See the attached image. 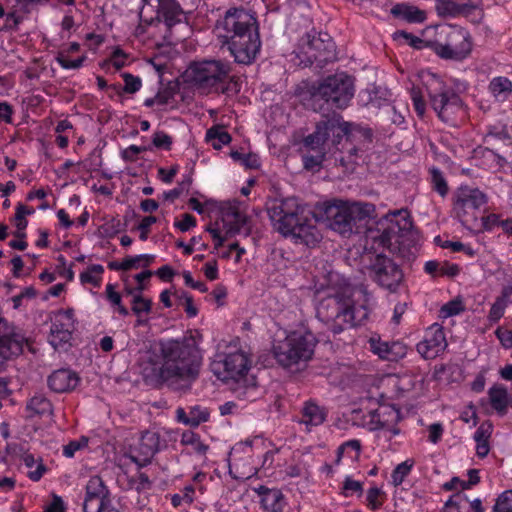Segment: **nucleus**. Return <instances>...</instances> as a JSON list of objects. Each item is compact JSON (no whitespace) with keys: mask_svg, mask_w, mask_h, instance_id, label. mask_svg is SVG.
Masks as SVG:
<instances>
[{"mask_svg":"<svg viewBox=\"0 0 512 512\" xmlns=\"http://www.w3.org/2000/svg\"><path fill=\"white\" fill-rule=\"evenodd\" d=\"M364 305L356 306L347 291L323 298L317 306V317L334 333L361 325L368 318Z\"/></svg>","mask_w":512,"mask_h":512,"instance_id":"obj_6","label":"nucleus"},{"mask_svg":"<svg viewBox=\"0 0 512 512\" xmlns=\"http://www.w3.org/2000/svg\"><path fill=\"white\" fill-rule=\"evenodd\" d=\"M202 355L196 338L159 340L140 352L138 365L144 380L152 385L165 384L174 391L186 392L199 376Z\"/></svg>","mask_w":512,"mask_h":512,"instance_id":"obj_1","label":"nucleus"},{"mask_svg":"<svg viewBox=\"0 0 512 512\" xmlns=\"http://www.w3.org/2000/svg\"><path fill=\"white\" fill-rule=\"evenodd\" d=\"M459 3L453 1V0H442L441 2V9L444 13H447L451 16H457L459 15Z\"/></svg>","mask_w":512,"mask_h":512,"instance_id":"obj_63","label":"nucleus"},{"mask_svg":"<svg viewBox=\"0 0 512 512\" xmlns=\"http://www.w3.org/2000/svg\"><path fill=\"white\" fill-rule=\"evenodd\" d=\"M147 149V147L131 145L122 151L121 156L125 161L134 162L137 159V155L143 151H146Z\"/></svg>","mask_w":512,"mask_h":512,"instance_id":"obj_57","label":"nucleus"},{"mask_svg":"<svg viewBox=\"0 0 512 512\" xmlns=\"http://www.w3.org/2000/svg\"><path fill=\"white\" fill-rule=\"evenodd\" d=\"M487 203V196L477 188L461 186L454 195L453 212L464 226L477 221L476 211Z\"/></svg>","mask_w":512,"mask_h":512,"instance_id":"obj_14","label":"nucleus"},{"mask_svg":"<svg viewBox=\"0 0 512 512\" xmlns=\"http://www.w3.org/2000/svg\"><path fill=\"white\" fill-rule=\"evenodd\" d=\"M222 46H227L235 62L251 64L255 61L260 48L258 21L245 9H229L224 18L218 22Z\"/></svg>","mask_w":512,"mask_h":512,"instance_id":"obj_2","label":"nucleus"},{"mask_svg":"<svg viewBox=\"0 0 512 512\" xmlns=\"http://www.w3.org/2000/svg\"><path fill=\"white\" fill-rule=\"evenodd\" d=\"M174 226L178 228L181 232H186L196 226V219L191 214L185 213L183 215L182 221L175 222Z\"/></svg>","mask_w":512,"mask_h":512,"instance_id":"obj_59","label":"nucleus"},{"mask_svg":"<svg viewBox=\"0 0 512 512\" xmlns=\"http://www.w3.org/2000/svg\"><path fill=\"white\" fill-rule=\"evenodd\" d=\"M143 256L127 257L121 263L117 261H111L108 263V268L111 270H123L127 271L131 268L136 267V264L141 261Z\"/></svg>","mask_w":512,"mask_h":512,"instance_id":"obj_47","label":"nucleus"},{"mask_svg":"<svg viewBox=\"0 0 512 512\" xmlns=\"http://www.w3.org/2000/svg\"><path fill=\"white\" fill-rule=\"evenodd\" d=\"M88 444V439L86 437H82L80 440L71 441L67 445L64 446L63 454L71 458L74 456L75 452L86 447Z\"/></svg>","mask_w":512,"mask_h":512,"instance_id":"obj_52","label":"nucleus"},{"mask_svg":"<svg viewBox=\"0 0 512 512\" xmlns=\"http://www.w3.org/2000/svg\"><path fill=\"white\" fill-rule=\"evenodd\" d=\"M394 38L395 39H399V38H404L405 40L409 41V44L410 46L416 48V49H422L424 47H431L432 48V44L434 42H429V41H424L406 31H396L394 33Z\"/></svg>","mask_w":512,"mask_h":512,"instance_id":"obj_43","label":"nucleus"},{"mask_svg":"<svg viewBox=\"0 0 512 512\" xmlns=\"http://www.w3.org/2000/svg\"><path fill=\"white\" fill-rule=\"evenodd\" d=\"M501 221L502 220H500L499 216L496 214H490L488 216L482 217L481 218L482 230H487V231L492 230L494 227L500 226Z\"/></svg>","mask_w":512,"mask_h":512,"instance_id":"obj_61","label":"nucleus"},{"mask_svg":"<svg viewBox=\"0 0 512 512\" xmlns=\"http://www.w3.org/2000/svg\"><path fill=\"white\" fill-rule=\"evenodd\" d=\"M283 499V494L278 489H272L271 492H268L265 497L261 498V503L263 507L272 512H277L281 510V501Z\"/></svg>","mask_w":512,"mask_h":512,"instance_id":"obj_36","label":"nucleus"},{"mask_svg":"<svg viewBox=\"0 0 512 512\" xmlns=\"http://www.w3.org/2000/svg\"><path fill=\"white\" fill-rule=\"evenodd\" d=\"M110 506L109 490L99 476H93L86 484L83 502L84 512H102Z\"/></svg>","mask_w":512,"mask_h":512,"instance_id":"obj_17","label":"nucleus"},{"mask_svg":"<svg viewBox=\"0 0 512 512\" xmlns=\"http://www.w3.org/2000/svg\"><path fill=\"white\" fill-rule=\"evenodd\" d=\"M268 215L274 228L283 236H291L296 243L314 247L322 235L312 219L304 215V208L296 198L275 201L268 208Z\"/></svg>","mask_w":512,"mask_h":512,"instance_id":"obj_3","label":"nucleus"},{"mask_svg":"<svg viewBox=\"0 0 512 512\" xmlns=\"http://www.w3.org/2000/svg\"><path fill=\"white\" fill-rule=\"evenodd\" d=\"M493 431V425L490 421H484L480 424L474 434L476 441V454L480 458H484L490 451L489 439Z\"/></svg>","mask_w":512,"mask_h":512,"instance_id":"obj_26","label":"nucleus"},{"mask_svg":"<svg viewBox=\"0 0 512 512\" xmlns=\"http://www.w3.org/2000/svg\"><path fill=\"white\" fill-rule=\"evenodd\" d=\"M489 88L494 95L510 93L512 91V82L506 77H496L490 82Z\"/></svg>","mask_w":512,"mask_h":512,"instance_id":"obj_41","label":"nucleus"},{"mask_svg":"<svg viewBox=\"0 0 512 512\" xmlns=\"http://www.w3.org/2000/svg\"><path fill=\"white\" fill-rule=\"evenodd\" d=\"M24 343H27V338L22 330L2 318V359L8 360L19 356Z\"/></svg>","mask_w":512,"mask_h":512,"instance_id":"obj_19","label":"nucleus"},{"mask_svg":"<svg viewBox=\"0 0 512 512\" xmlns=\"http://www.w3.org/2000/svg\"><path fill=\"white\" fill-rule=\"evenodd\" d=\"M391 14L409 23H422L426 19V13L423 10L405 3L396 4L391 9Z\"/></svg>","mask_w":512,"mask_h":512,"instance_id":"obj_27","label":"nucleus"},{"mask_svg":"<svg viewBox=\"0 0 512 512\" xmlns=\"http://www.w3.org/2000/svg\"><path fill=\"white\" fill-rule=\"evenodd\" d=\"M206 139L207 140H217L218 142L217 143L213 142L212 145L215 149H220L222 147V145H226V144L230 143L231 136L222 127L214 126L207 130Z\"/></svg>","mask_w":512,"mask_h":512,"instance_id":"obj_35","label":"nucleus"},{"mask_svg":"<svg viewBox=\"0 0 512 512\" xmlns=\"http://www.w3.org/2000/svg\"><path fill=\"white\" fill-rule=\"evenodd\" d=\"M190 82L205 93H226L230 79L231 66L221 60H204L190 66Z\"/></svg>","mask_w":512,"mask_h":512,"instance_id":"obj_9","label":"nucleus"},{"mask_svg":"<svg viewBox=\"0 0 512 512\" xmlns=\"http://www.w3.org/2000/svg\"><path fill=\"white\" fill-rule=\"evenodd\" d=\"M32 213H34L33 209H29L28 207L21 203L17 205L16 213L13 218L14 225L17 228V231L15 232V236L17 238H25L26 234L24 230L26 229L28 224L26 216L31 215Z\"/></svg>","mask_w":512,"mask_h":512,"instance_id":"obj_32","label":"nucleus"},{"mask_svg":"<svg viewBox=\"0 0 512 512\" xmlns=\"http://www.w3.org/2000/svg\"><path fill=\"white\" fill-rule=\"evenodd\" d=\"M426 89L432 108L443 122H448L452 107L461 102L459 96L435 76L426 84Z\"/></svg>","mask_w":512,"mask_h":512,"instance_id":"obj_16","label":"nucleus"},{"mask_svg":"<svg viewBox=\"0 0 512 512\" xmlns=\"http://www.w3.org/2000/svg\"><path fill=\"white\" fill-rule=\"evenodd\" d=\"M184 9L177 0H158L157 18L172 27L182 21Z\"/></svg>","mask_w":512,"mask_h":512,"instance_id":"obj_22","label":"nucleus"},{"mask_svg":"<svg viewBox=\"0 0 512 512\" xmlns=\"http://www.w3.org/2000/svg\"><path fill=\"white\" fill-rule=\"evenodd\" d=\"M250 218L243 214L239 218L232 219L223 224L226 237H233L240 233L242 228H246V236L251 234V227L249 226Z\"/></svg>","mask_w":512,"mask_h":512,"instance_id":"obj_31","label":"nucleus"},{"mask_svg":"<svg viewBox=\"0 0 512 512\" xmlns=\"http://www.w3.org/2000/svg\"><path fill=\"white\" fill-rule=\"evenodd\" d=\"M382 495V492L377 487H372L367 491V503L372 510H376L381 507L382 502L378 498Z\"/></svg>","mask_w":512,"mask_h":512,"instance_id":"obj_54","label":"nucleus"},{"mask_svg":"<svg viewBox=\"0 0 512 512\" xmlns=\"http://www.w3.org/2000/svg\"><path fill=\"white\" fill-rule=\"evenodd\" d=\"M74 330L75 327L72 326L71 322H64L57 319L51 326L49 343L54 349L62 348L70 342Z\"/></svg>","mask_w":512,"mask_h":512,"instance_id":"obj_24","label":"nucleus"},{"mask_svg":"<svg viewBox=\"0 0 512 512\" xmlns=\"http://www.w3.org/2000/svg\"><path fill=\"white\" fill-rule=\"evenodd\" d=\"M375 206L371 203L344 202L334 200L323 203L318 210V215L326 225L343 237L351 236L357 226V222L371 217Z\"/></svg>","mask_w":512,"mask_h":512,"instance_id":"obj_8","label":"nucleus"},{"mask_svg":"<svg viewBox=\"0 0 512 512\" xmlns=\"http://www.w3.org/2000/svg\"><path fill=\"white\" fill-rule=\"evenodd\" d=\"M22 461L27 468L30 469L28 477L32 481H39L43 474L47 471L42 458H35L32 454L25 453L22 456Z\"/></svg>","mask_w":512,"mask_h":512,"instance_id":"obj_30","label":"nucleus"},{"mask_svg":"<svg viewBox=\"0 0 512 512\" xmlns=\"http://www.w3.org/2000/svg\"><path fill=\"white\" fill-rule=\"evenodd\" d=\"M431 175L435 191H437L442 197H444L448 193V185L442 173L438 169L433 168L431 170Z\"/></svg>","mask_w":512,"mask_h":512,"instance_id":"obj_46","label":"nucleus"},{"mask_svg":"<svg viewBox=\"0 0 512 512\" xmlns=\"http://www.w3.org/2000/svg\"><path fill=\"white\" fill-rule=\"evenodd\" d=\"M297 57L305 67L317 63L323 68L327 63L336 59V45L330 35L325 32L312 30L299 41Z\"/></svg>","mask_w":512,"mask_h":512,"instance_id":"obj_10","label":"nucleus"},{"mask_svg":"<svg viewBox=\"0 0 512 512\" xmlns=\"http://www.w3.org/2000/svg\"><path fill=\"white\" fill-rule=\"evenodd\" d=\"M370 346L375 354H377L380 358L388 361H394V357L391 355V349H401V343L399 342H393L389 344L388 342H382L374 338L370 339Z\"/></svg>","mask_w":512,"mask_h":512,"instance_id":"obj_33","label":"nucleus"},{"mask_svg":"<svg viewBox=\"0 0 512 512\" xmlns=\"http://www.w3.org/2000/svg\"><path fill=\"white\" fill-rule=\"evenodd\" d=\"M131 309L137 316L142 315V313L148 314L152 309V301L144 298L141 294H136L133 297Z\"/></svg>","mask_w":512,"mask_h":512,"instance_id":"obj_39","label":"nucleus"},{"mask_svg":"<svg viewBox=\"0 0 512 512\" xmlns=\"http://www.w3.org/2000/svg\"><path fill=\"white\" fill-rule=\"evenodd\" d=\"M459 15H465L469 16L474 11L478 10V16L481 19L483 17V11L480 9V3L479 2H466V3H459Z\"/></svg>","mask_w":512,"mask_h":512,"instance_id":"obj_53","label":"nucleus"},{"mask_svg":"<svg viewBox=\"0 0 512 512\" xmlns=\"http://www.w3.org/2000/svg\"><path fill=\"white\" fill-rule=\"evenodd\" d=\"M160 437L156 432H144L136 446L131 447L128 457L139 467L147 466L151 463V459L158 451Z\"/></svg>","mask_w":512,"mask_h":512,"instance_id":"obj_18","label":"nucleus"},{"mask_svg":"<svg viewBox=\"0 0 512 512\" xmlns=\"http://www.w3.org/2000/svg\"><path fill=\"white\" fill-rule=\"evenodd\" d=\"M325 418L326 412L324 408L311 401L304 404L301 423L307 426H318L324 422Z\"/></svg>","mask_w":512,"mask_h":512,"instance_id":"obj_28","label":"nucleus"},{"mask_svg":"<svg viewBox=\"0 0 512 512\" xmlns=\"http://www.w3.org/2000/svg\"><path fill=\"white\" fill-rule=\"evenodd\" d=\"M464 306L462 301L459 299H454L447 304L443 305L440 312L444 318L451 317L453 315H457L464 311Z\"/></svg>","mask_w":512,"mask_h":512,"instance_id":"obj_48","label":"nucleus"},{"mask_svg":"<svg viewBox=\"0 0 512 512\" xmlns=\"http://www.w3.org/2000/svg\"><path fill=\"white\" fill-rule=\"evenodd\" d=\"M411 98L413 101L414 109L419 117H423L426 110L425 101L423 100V96L421 90L417 87H412L411 89Z\"/></svg>","mask_w":512,"mask_h":512,"instance_id":"obj_49","label":"nucleus"},{"mask_svg":"<svg viewBox=\"0 0 512 512\" xmlns=\"http://www.w3.org/2000/svg\"><path fill=\"white\" fill-rule=\"evenodd\" d=\"M413 465V460H406L395 467L391 475L394 486H399L403 483L405 477L410 473Z\"/></svg>","mask_w":512,"mask_h":512,"instance_id":"obj_37","label":"nucleus"},{"mask_svg":"<svg viewBox=\"0 0 512 512\" xmlns=\"http://www.w3.org/2000/svg\"><path fill=\"white\" fill-rule=\"evenodd\" d=\"M152 144L156 148L170 150L172 146V138L163 131H157L153 135Z\"/></svg>","mask_w":512,"mask_h":512,"instance_id":"obj_50","label":"nucleus"},{"mask_svg":"<svg viewBox=\"0 0 512 512\" xmlns=\"http://www.w3.org/2000/svg\"><path fill=\"white\" fill-rule=\"evenodd\" d=\"M85 59L86 56L83 55L75 60H70L65 51H60L56 57L57 62L64 69H78L83 65Z\"/></svg>","mask_w":512,"mask_h":512,"instance_id":"obj_45","label":"nucleus"},{"mask_svg":"<svg viewBox=\"0 0 512 512\" xmlns=\"http://www.w3.org/2000/svg\"><path fill=\"white\" fill-rule=\"evenodd\" d=\"M248 358L242 351L217 353L210 367L216 377L226 383L230 381L237 397L243 400H254L257 395V383L254 376L248 377Z\"/></svg>","mask_w":512,"mask_h":512,"instance_id":"obj_7","label":"nucleus"},{"mask_svg":"<svg viewBox=\"0 0 512 512\" xmlns=\"http://www.w3.org/2000/svg\"><path fill=\"white\" fill-rule=\"evenodd\" d=\"M400 420L399 409L395 406H382L372 412L371 424L374 425L373 429H384L397 425Z\"/></svg>","mask_w":512,"mask_h":512,"instance_id":"obj_23","label":"nucleus"},{"mask_svg":"<svg viewBox=\"0 0 512 512\" xmlns=\"http://www.w3.org/2000/svg\"><path fill=\"white\" fill-rule=\"evenodd\" d=\"M493 511L512 512V490H507L498 496Z\"/></svg>","mask_w":512,"mask_h":512,"instance_id":"obj_44","label":"nucleus"},{"mask_svg":"<svg viewBox=\"0 0 512 512\" xmlns=\"http://www.w3.org/2000/svg\"><path fill=\"white\" fill-rule=\"evenodd\" d=\"M372 239L407 261L415 259L419 250L420 234L413 228L409 215L400 210L392 213V218L386 220V225Z\"/></svg>","mask_w":512,"mask_h":512,"instance_id":"obj_5","label":"nucleus"},{"mask_svg":"<svg viewBox=\"0 0 512 512\" xmlns=\"http://www.w3.org/2000/svg\"><path fill=\"white\" fill-rule=\"evenodd\" d=\"M309 92L313 110L331 115L349 106L355 94V78L346 72H336L313 83Z\"/></svg>","mask_w":512,"mask_h":512,"instance_id":"obj_4","label":"nucleus"},{"mask_svg":"<svg viewBox=\"0 0 512 512\" xmlns=\"http://www.w3.org/2000/svg\"><path fill=\"white\" fill-rule=\"evenodd\" d=\"M349 133L350 124L343 121L339 113L323 115V119L316 124L315 131L303 139V144L312 151L327 152L330 139L333 145H337Z\"/></svg>","mask_w":512,"mask_h":512,"instance_id":"obj_12","label":"nucleus"},{"mask_svg":"<svg viewBox=\"0 0 512 512\" xmlns=\"http://www.w3.org/2000/svg\"><path fill=\"white\" fill-rule=\"evenodd\" d=\"M495 334L504 348H512V330L498 327L495 331Z\"/></svg>","mask_w":512,"mask_h":512,"instance_id":"obj_56","label":"nucleus"},{"mask_svg":"<svg viewBox=\"0 0 512 512\" xmlns=\"http://www.w3.org/2000/svg\"><path fill=\"white\" fill-rule=\"evenodd\" d=\"M315 155H306L303 157L304 167L306 169H312L315 166H319L325 158L327 152L314 151Z\"/></svg>","mask_w":512,"mask_h":512,"instance_id":"obj_55","label":"nucleus"},{"mask_svg":"<svg viewBox=\"0 0 512 512\" xmlns=\"http://www.w3.org/2000/svg\"><path fill=\"white\" fill-rule=\"evenodd\" d=\"M505 304L504 301L498 299L489 311V318L491 321H498L504 314Z\"/></svg>","mask_w":512,"mask_h":512,"instance_id":"obj_60","label":"nucleus"},{"mask_svg":"<svg viewBox=\"0 0 512 512\" xmlns=\"http://www.w3.org/2000/svg\"><path fill=\"white\" fill-rule=\"evenodd\" d=\"M176 415L179 422L192 427H197L209 419V411L199 405L190 407L188 412H186L184 408L180 407L177 409Z\"/></svg>","mask_w":512,"mask_h":512,"instance_id":"obj_25","label":"nucleus"},{"mask_svg":"<svg viewBox=\"0 0 512 512\" xmlns=\"http://www.w3.org/2000/svg\"><path fill=\"white\" fill-rule=\"evenodd\" d=\"M122 76L125 82L123 90L126 93H135L141 88L142 83L139 77L129 73H124Z\"/></svg>","mask_w":512,"mask_h":512,"instance_id":"obj_51","label":"nucleus"},{"mask_svg":"<svg viewBox=\"0 0 512 512\" xmlns=\"http://www.w3.org/2000/svg\"><path fill=\"white\" fill-rule=\"evenodd\" d=\"M182 443L186 445H191L194 452L200 455H205L209 449L208 445L204 444L200 440V437L193 432L184 433L182 436Z\"/></svg>","mask_w":512,"mask_h":512,"instance_id":"obj_38","label":"nucleus"},{"mask_svg":"<svg viewBox=\"0 0 512 512\" xmlns=\"http://www.w3.org/2000/svg\"><path fill=\"white\" fill-rule=\"evenodd\" d=\"M157 219L154 216H146L142 219V221L137 226V229L140 231V239L145 241L148 238L149 228L152 224L156 223Z\"/></svg>","mask_w":512,"mask_h":512,"instance_id":"obj_58","label":"nucleus"},{"mask_svg":"<svg viewBox=\"0 0 512 512\" xmlns=\"http://www.w3.org/2000/svg\"><path fill=\"white\" fill-rule=\"evenodd\" d=\"M183 278H184L185 284L190 286L191 288L197 289L203 293L207 292V290H208L207 286L203 282L194 281L190 272L184 271Z\"/></svg>","mask_w":512,"mask_h":512,"instance_id":"obj_62","label":"nucleus"},{"mask_svg":"<svg viewBox=\"0 0 512 512\" xmlns=\"http://www.w3.org/2000/svg\"><path fill=\"white\" fill-rule=\"evenodd\" d=\"M466 499L465 496L461 495L460 493L455 494L452 496L446 503L443 509V512H460L459 510V503L455 499Z\"/></svg>","mask_w":512,"mask_h":512,"instance_id":"obj_64","label":"nucleus"},{"mask_svg":"<svg viewBox=\"0 0 512 512\" xmlns=\"http://www.w3.org/2000/svg\"><path fill=\"white\" fill-rule=\"evenodd\" d=\"M489 398L492 407L500 413H505L507 408V390L502 386H494L489 390Z\"/></svg>","mask_w":512,"mask_h":512,"instance_id":"obj_34","label":"nucleus"},{"mask_svg":"<svg viewBox=\"0 0 512 512\" xmlns=\"http://www.w3.org/2000/svg\"><path fill=\"white\" fill-rule=\"evenodd\" d=\"M27 411L30 416H51L53 413V406L49 399L42 394L34 395L27 403Z\"/></svg>","mask_w":512,"mask_h":512,"instance_id":"obj_29","label":"nucleus"},{"mask_svg":"<svg viewBox=\"0 0 512 512\" xmlns=\"http://www.w3.org/2000/svg\"><path fill=\"white\" fill-rule=\"evenodd\" d=\"M220 212L223 224L237 217L239 218L241 215L244 214L240 211L239 206L236 202H227L223 204V206L220 209Z\"/></svg>","mask_w":512,"mask_h":512,"instance_id":"obj_42","label":"nucleus"},{"mask_svg":"<svg viewBox=\"0 0 512 512\" xmlns=\"http://www.w3.org/2000/svg\"><path fill=\"white\" fill-rule=\"evenodd\" d=\"M369 275L379 286L395 292L404 275L399 265L383 254L375 255L368 266Z\"/></svg>","mask_w":512,"mask_h":512,"instance_id":"obj_15","label":"nucleus"},{"mask_svg":"<svg viewBox=\"0 0 512 512\" xmlns=\"http://www.w3.org/2000/svg\"><path fill=\"white\" fill-rule=\"evenodd\" d=\"M447 346L445 334L442 328L431 329L425 338L417 344L418 353L425 359H434Z\"/></svg>","mask_w":512,"mask_h":512,"instance_id":"obj_20","label":"nucleus"},{"mask_svg":"<svg viewBox=\"0 0 512 512\" xmlns=\"http://www.w3.org/2000/svg\"><path fill=\"white\" fill-rule=\"evenodd\" d=\"M230 155L234 161L240 162L246 168L255 169L259 167V159L256 154H243L238 151H232Z\"/></svg>","mask_w":512,"mask_h":512,"instance_id":"obj_40","label":"nucleus"},{"mask_svg":"<svg viewBox=\"0 0 512 512\" xmlns=\"http://www.w3.org/2000/svg\"><path fill=\"white\" fill-rule=\"evenodd\" d=\"M316 338L311 332H292L283 341L273 346L277 362L287 368L311 358L316 345Z\"/></svg>","mask_w":512,"mask_h":512,"instance_id":"obj_11","label":"nucleus"},{"mask_svg":"<svg viewBox=\"0 0 512 512\" xmlns=\"http://www.w3.org/2000/svg\"><path fill=\"white\" fill-rule=\"evenodd\" d=\"M446 42L435 41L432 50L442 59L463 60L472 50L470 34L463 28L448 27L445 30Z\"/></svg>","mask_w":512,"mask_h":512,"instance_id":"obj_13","label":"nucleus"},{"mask_svg":"<svg viewBox=\"0 0 512 512\" xmlns=\"http://www.w3.org/2000/svg\"><path fill=\"white\" fill-rule=\"evenodd\" d=\"M78 382V375L69 369L56 370L48 378L50 389L57 393H64L74 389Z\"/></svg>","mask_w":512,"mask_h":512,"instance_id":"obj_21","label":"nucleus"}]
</instances>
